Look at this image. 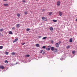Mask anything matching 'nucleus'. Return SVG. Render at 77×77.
<instances>
[{"mask_svg": "<svg viewBox=\"0 0 77 77\" xmlns=\"http://www.w3.org/2000/svg\"><path fill=\"white\" fill-rule=\"evenodd\" d=\"M52 14V12H49V15H50V16Z\"/></svg>", "mask_w": 77, "mask_h": 77, "instance_id": "f3484780", "label": "nucleus"}, {"mask_svg": "<svg viewBox=\"0 0 77 77\" xmlns=\"http://www.w3.org/2000/svg\"><path fill=\"white\" fill-rule=\"evenodd\" d=\"M4 6H7V7H9V4H4Z\"/></svg>", "mask_w": 77, "mask_h": 77, "instance_id": "6e6552de", "label": "nucleus"}, {"mask_svg": "<svg viewBox=\"0 0 77 77\" xmlns=\"http://www.w3.org/2000/svg\"><path fill=\"white\" fill-rule=\"evenodd\" d=\"M54 50H55L54 53H57V48H55Z\"/></svg>", "mask_w": 77, "mask_h": 77, "instance_id": "1a4fd4ad", "label": "nucleus"}, {"mask_svg": "<svg viewBox=\"0 0 77 77\" xmlns=\"http://www.w3.org/2000/svg\"><path fill=\"white\" fill-rule=\"evenodd\" d=\"M0 68H1L2 69H5V67L3 66H0Z\"/></svg>", "mask_w": 77, "mask_h": 77, "instance_id": "0eeeda50", "label": "nucleus"}, {"mask_svg": "<svg viewBox=\"0 0 77 77\" xmlns=\"http://www.w3.org/2000/svg\"><path fill=\"white\" fill-rule=\"evenodd\" d=\"M7 0H3V1H4V2H6Z\"/></svg>", "mask_w": 77, "mask_h": 77, "instance_id": "58836bf2", "label": "nucleus"}, {"mask_svg": "<svg viewBox=\"0 0 77 77\" xmlns=\"http://www.w3.org/2000/svg\"><path fill=\"white\" fill-rule=\"evenodd\" d=\"M17 16L18 17H20V14H17Z\"/></svg>", "mask_w": 77, "mask_h": 77, "instance_id": "dca6fc26", "label": "nucleus"}, {"mask_svg": "<svg viewBox=\"0 0 77 77\" xmlns=\"http://www.w3.org/2000/svg\"><path fill=\"white\" fill-rule=\"evenodd\" d=\"M51 50L52 51H53V50H54V47H51Z\"/></svg>", "mask_w": 77, "mask_h": 77, "instance_id": "ddd939ff", "label": "nucleus"}, {"mask_svg": "<svg viewBox=\"0 0 77 77\" xmlns=\"http://www.w3.org/2000/svg\"><path fill=\"white\" fill-rule=\"evenodd\" d=\"M24 13L25 15H27V12H25Z\"/></svg>", "mask_w": 77, "mask_h": 77, "instance_id": "cd10ccee", "label": "nucleus"}, {"mask_svg": "<svg viewBox=\"0 0 77 77\" xmlns=\"http://www.w3.org/2000/svg\"><path fill=\"white\" fill-rule=\"evenodd\" d=\"M50 30H53V27H50Z\"/></svg>", "mask_w": 77, "mask_h": 77, "instance_id": "2eb2a0df", "label": "nucleus"}, {"mask_svg": "<svg viewBox=\"0 0 77 77\" xmlns=\"http://www.w3.org/2000/svg\"><path fill=\"white\" fill-rule=\"evenodd\" d=\"M47 38V37H44L42 39H46V38Z\"/></svg>", "mask_w": 77, "mask_h": 77, "instance_id": "aec40b11", "label": "nucleus"}, {"mask_svg": "<svg viewBox=\"0 0 77 77\" xmlns=\"http://www.w3.org/2000/svg\"><path fill=\"white\" fill-rule=\"evenodd\" d=\"M58 43L59 44H60V43H61V42L60 41L58 42Z\"/></svg>", "mask_w": 77, "mask_h": 77, "instance_id": "e433bc0d", "label": "nucleus"}, {"mask_svg": "<svg viewBox=\"0 0 77 77\" xmlns=\"http://www.w3.org/2000/svg\"><path fill=\"white\" fill-rule=\"evenodd\" d=\"M36 47H39V44H36L35 45Z\"/></svg>", "mask_w": 77, "mask_h": 77, "instance_id": "4468645a", "label": "nucleus"}, {"mask_svg": "<svg viewBox=\"0 0 77 77\" xmlns=\"http://www.w3.org/2000/svg\"><path fill=\"white\" fill-rule=\"evenodd\" d=\"M16 25V27H17V28H19V27H20V24H17Z\"/></svg>", "mask_w": 77, "mask_h": 77, "instance_id": "9d476101", "label": "nucleus"}, {"mask_svg": "<svg viewBox=\"0 0 77 77\" xmlns=\"http://www.w3.org/2000/svg\"><path fill=\"white\" fill-rule=\"evenodd\" d=\"M12 29H13V30H14V29H15V27H13L12 28Z\"/></svg>", "mask_w": 77, "mask_h": 77, "instance_id": "f704fd0d", "label": "nucleus"}, {"mask_svg": "<svg viewBox=\"0 0 77 77\" xmlns=\"http://www.w3.org/2000/svg\"><path fill=\"white\" fill-rule=\"evenodd\" d=\"M45 11V10L44 9H42V12H44Z\"/></svg>", "mask_w": 77, "mask_h": 77, "instance_id": "c9c22d12", "label": "nucleus"}, {"mask_svg": "<svg viewBox=\"0 0 77 77\" xmlns=\"http://www.w3.org/2000/svg\"><path fill=\"white\" fill-rule=\"evenodd\" d=\"M42 20H43L44 21H47V19L44 17H42Z\"/></svg>", "mask_w": 77, "mask_h": 77, "instance_id": "7ed1b4c3", "label": "nucleus"}, {"mask_svg": "<svg viewBox=\"0 0 77 77\" xmlns=\"http://www.w3.org/2000/svg\"><path fill=\"white\" fill-rule=\"evenodd\" d=\"M45 53V52L44 51L43 52V54H44Z\"/></svg>", "mask_w": 77, "mask_h": 77, "instance_id": "ea45409f", "label": "nucleus"}, {"mask_svg": "<svg viewBox=\"0 0 77 77\" xmlns=\"http://www.w3.org/2000/svg\"><path fill=\"white\" fill-rule=\"evenodd\" d=\"M15 52H13L11 53V54L13 56H14V55H15Z\"/></svg>", "mask_w": 77, "mask_h": 77, "instance_id": "a211bd4d", "label": "nucleus"}, {"mask_svg": "<svg viewBox=\"0 0 77 77\" xmlns=\"http://www.w3.org/2000/svg\"><path fill=\"white\" fill-rule=\"evenodd\" d=\"M50 48H51V46H48V48H46L45 49L47 50H48V51H49V50H50Z\"/></svg>", "mask_w": 77, "mask_h": 77, "instance_id": "f03ea898", "label": "nucleus"}, {"mask_svg": "<svg viewBox=\"0 0 77 77\" xmlns=\"http://www.w3.org/2000/svg\"><path fill=\"white\" fill-rule=\"evenodd\" d=\"M53 21H54V22H57V20H53Z\"/></svg>", "mask_w": 77, "mask_h": 77, "instance_id": "c85d7f7f", "label": "nucleus"}, {"mask_svg": "<svg viewBox=\"0 0 77 77\" xmlns=\"http://www.w3.org/2000/svg\"><path fill=\"white\" fill-rule=\"evenodd\" d=\"M55 45L57 48H58V47H59V44L57 43H56L55 44Z\"/></svg>", "mask_w": 77, "mask_h": 77, "instance_id": "20e7f679", "label": "nucleus"}, {"mask_svg": "<svg viewBox=\"0 0 77 77\" xmlns=\"http://www.w3.org/2000/svg\"><path fill=\"white\" fill-rule=\"evenodd\" d=\"M59 14L60 15V16H62V14H63L62 13V12L61 11H59Z\"/></svg>", "mask_w": 77, "mask_h": 77, "instance_id": "39448f33", "label": "nucleus"}, {"mask_svg": "<svg viewBox=\"0 0 77 77\" xmlns=\"http://www.w3.org/2000/svg\"><path fill=\"white\" fill-rule=\"evenodd\" d=\"M30 56V55H25V57H29Z\"/></svg>", "mask_w": 77, "mask_h": 77, "instance_id": "4be33fe9", "label": "nucleus"}, {"mask_svg": "<svg viewBox=\"0 0 77 77\" xmlns=\"http://www.w3.org/2000/svg\"><path fill=\"white\" fill-rule=\"evenodd\" d=\"M60 3H61V2H60V1H58L57 2V5L58 6H59L60 5Z\"/></svg>", "mask_w": 77, "mask_h": 77, "instance_id": "f257e3e1", "label": "nucleus"}, {"mask_svg": "<svg viewBox=\"0 0 77 77\" xmlns=\"http://www.w3.org/2000/svg\"><path fill=\"white\" fill-rule=\"evenodd\" d=\"M69 48H70V46H69V45H68L66 47V48L68 49Z\"/></svg>", "mask_w": 77, "mask_h": 77, "instance_id": "6ab92c4d", "label": "nucleus"}, {"mask_svg": "<svg viewBox=\"0 0 77 77\" xmlns=\"http://www.w3.org/2000/svg\"><path fill=\"white\" fill-rule=\"evenodd\" d=\"M76 21H77V19H76L75 20Z\"/></svg>", "mask_w": 77, "mask_h": 77, "instance_id": "a19ab883", "label": "nucleus"}, {"mask_svg": "<svg viewBox=\"0 0 77 77\" xmlns=\"http://www.w3.org/2000/svg\"><path fill=\"white\" fill-rule=\"evenodd\" d=\"M0 32H2V31H3V29H1L0 30Z\"/></svg>", "mask_w": 77, "mask_h": 77, "instance_id": "a878e982", "label": "nucleus"}, {"mask_svg": "<svg viewBox=\"0 0 77 77\" xmlns=\"http://www.w3.org/2000/svg\"><path fill=\"white\" fill-rule=\"evenodd\" d=\"M75 53V51H72V53L73 54H74Z\"/></svg>", "mask_w": 77, "mask_h": 77, "instance_id": "7c9ffc66", "label": "nucleus"}, {"mask_svg": "<svg viewBox=\"0 0 77 77\" xmlns=\"http://www.w3.org/2000/svg\"><path fill=\"white\" fill-rule=\"evenodd\" d=\"M5 63H8V62L7 60H5Z\"/></svg>", "mask_w": 77, "mask_h": 77, "instance_id": "5701e85b", "label": "nucleus"}, {"mask_svg": "<svg viewBox=\"0 0 77 77\" xmlns=\"http://www.w3.org/2000/svg\"><path fill=\"white\" fill-rule=\"evenodd\" d=\"M69 42H72V38H70Z\"/></svg>", "mask_w": 77, "mask_h": 77, "instance_id": "9b49d317", "label": "nucleus"}, {"mask_svg": "<svg viewBox=\"0 0 77 77\" xmlns=\"http://www.w3.org/2000/svg\"><path fill=\"white\" fill-rule=\"evenodd\" d=\"M53 40L51 41V43H53Z\"/></svg>", "mask_w": 77, "mask_h": 77, "instance_id": "4c0bfd02", "label": "nucleus"}, {"mask_svg": "<svg viewBox=\"0 0 77 77\" xmlns=\"http://www.w3.org/2000/svg\"><path fill=\"white\" fill-rule=\"evenodd\" d=\"M41 37H42V36H38V38H41Z\"/></svg>", "mask_w": 77, "mask_h": 77, "instance_id": "473e14b6", "label": "nucleus"}, {"mask_svg": "<svg viewBox=\"0 0 77 77\" xmlns=\"http://www.w3.org/2000/svg\"><path fill=\"white\" fill-rule=\"evenodd\" d=\"M5 54L6 55H8V54H9V52H5Z\"/></svg>", "mask_w": 77, "mask_h": 77, "instance_id": "412c9836", "label": "nucleus"}, {"mask_svg": "<svg viewBox=\"0 0 77 77\" xmlns=\"http://www.w3.org/2000/svg\"><path fill=\"white\" fill-rule=\"evenodd\" d=\"M42 48H44V49L45 48V46H43Z\"/></svg>", "mask_w": 77, "mask_h": 77, "instance_id": "2f4dec72", "label": "nucleus"}, {"mask_svg": "<svg viewBox=\"0 0 77 77\" xmlns=\"http://www.w3.org/2000/svg\"><path fill=\"white\" fill-rule=\"evenodd\" d=\"M1 34V33H0V35Z\"/></svg>", "mask_w": 77, "mask_h": 77, "instance_id": "37998d69", "label": "nucleus"}, {"mask_svg": "<svg viewBox=\"0 0 77 77\" xmlns=\"http://www.w3.org/2000/svg\"><path fill=\"white\" fill-rule=\"evenodd\" d=\"M38 0H36V1H38Z\"/></svg>", "mask_w": 77, "mask_h": 77, "instance_id": "79ce46f5", "label": "nucleus"}, {"mask_svg": "<svg viewBox=\"0 0 77 77\" xmlns=\"http://www.w3.org/2000/svg\"><path fill=\"white\" fill-rule=\"evenodd\" d=\"M18 38L15 39L13 41V43H14V42H17V41H18Z\"/></svg>", "mask_w": 77, "mask_h": 77, "instance_id": "423d86ee", "label": "nucleus"}, {"mask_svg": "<svg viewBox=\"0 0 77 77\" xmlns=\"http://www.w3.org/2000/svg\"><path fill=\"white\" fill-rule=\"evenodd\" d=\"M9 33L10 35H12V34H13V33H12V32L11 31H9Z\"/></svg>", "mask_w": 77, "mask_h": 77, "instance_id": "f8f14e48", "label": "nucleus"}, {"mask_svg": "<svg viewBox=\"0 0 77 77\" xmlns=\"http://www.w3.org/2000/svg\"><path fill=\"white\" fill-rule=\"evenodd\" d=\"M23 3H26V1L25 0H22Z\"/></svg>", "mask_w": 77, "mask_h": 77, "instance_id": "bb28decb", "label": "nucleus"}, {"mask_svg": "<svg viewBox=\"0 0 77 77\" xmlns=\"http://www.w3.org/2000/svg\"><path fill=\"white\" fill-rule=\"evenodd\" d=\"M42 51H43V50H42L40 51V53H42Z\"/></svg>", "mask_w": 77, "mask_h": 77, "instance_id": "393cba45", "label": "nucleus"}, {"mask_svg": "<svg viewBox=\"0 0 77 77\" xmlns=\"http://www.w3.org/2000/svg\"><path fill=\"white\" fill-rule=\"evenodd\" d=\"M3 47L2 46H0V49H2V48H3Z\"/></svg>", "mask_w": 77, "mask_h": 77, "instance_id": "b1692460", "label": "nucleus"}, {"mask_svg": "<svg viewBox=\"0 0 77 77\" xmlns=\"http://www.w3.org/2000/svg\"><path fill=\"white\" fill-rule=\"evenodd\" d=\"M30 30V29H26V31H29Z\"/></svg>", "mask_w": 77, "mask_h": 77, "instance_id": "c756f323", "label": "nucleus"}, {"mask_svg": "<svg viewBox=\"0 0 77 77\" xmlns=\"http://www.w3.org/2000/svg\"><path fill=\"white\" fill-rule=\"evenodd\" d=\"M22 45H24V44H25V43H23L21 44Z\"/></svg>", "mask_w": 77, "mask_h": 77, "instance_id": "72a5a7b5", "label": "nucleus"}]
</instances>
